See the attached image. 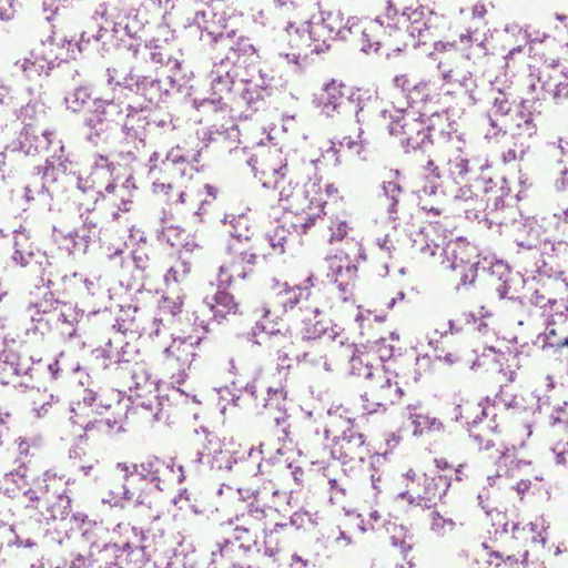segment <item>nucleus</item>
Returning a JSON list of instances; mask_svg holds the SVG:
<instances>
[{"label": "nucleus", "instance_id": "nucleus-1", "mask_svg": "<svg viewBox=\"0 0 568 568\" xmlns=\"http://www.w3.org/2000/svg\"><path fill=\"white\" fill-rule=\"evenodd\" d=\"M128 104H133L148 110H153L166 101L169 90L163 81L150 74H142L130 68V70L116 82Z\"/></svg>", "mask_w": 568, "mask_h": 568}, {"label": "nucleus", "instance_id": "nucleus-2", "mask_svg": "<svg viewBox=\"0 0 568 568\" xmlns=\"http://www.w3.org/2000/svg\"><path fill=\"white\" fill-rule=\"evenodd\" d=\"M122 115L123 106L120 101L113 98H95L93 106L83 119V126L88 130L85 140L93 145L106 141Z\"/></svg>", "mask_w": 568, "mask_h": 568}, {"label": "nucleus", "instance_id": "nucleus-3", "mask_svg": "<svg viewBox=\"0 0 568 568\" xmlns=\"http://www.w3.org/2000/svg\"><path fill=\"white\" fill-rule=\"evenodd\" d=\"M447 122L448 116L446 113H434L426 120L412 119L409 134L400 140L405 152H420L425 154L429 152L436 138L449 140L450 132L444 130V125Z\"/></svg>", "mask_w": 568, "mask_h": 568}, {"label": "nucleus", "instance_id": "nucleus-4", "mask_svg": "<svg viewBox=\"0 0 568 568\" xmlns=\"http://www.w3.org/2000/svg\"><path fill=\"white\" fill-rule=\"evenodd\" d=\"M186 28L191 34L199 36L204 44L214 49L230 32L226 30V19L210 9L196 11L189 19Z\"/></svg>", "mask_w": 568, "mask_h": 568}, {"label": "nucleus", "instance_id": "nucleus-5", "mask_svg": "<svg viewBox=\"0 0 568 568\" xmlns=\"http://www.w3.org/2000/svg\"><path fill=\"white\" fill-rule=\"evenodd\" d=\"M223 57L220 62L234 69L246 68L257 58V51L251 39L244 36H237L234 30H230L229 34L221 40L215 48Z\"/></svg>", "mask_w": 568, "mask_h": 568}, {"label": "nucleus", "instance_id": "nucleus-6", "mask_svg": "<svg viewBox=\"0 0 568 568\" xmlns=\"http://www.w3.org/2000/svg\"><path fill=\"white\" fill-rule=\"evenodd\" d=\"M302 21L307 22V38L315 44L312 51L323 52L331 47V42L338 39V28H342V13L337 12H321L320 18L308 16L307 19Z\"/></svg>", "mask_w": 568, "mask_h": 568}, {"label": "nucleus", "instance_id": "nucleus-7", "mask_svg": "<svg viewBox=\"0 0 568 568\" xmlns=\"http://www.w3.org/2000/svg\"><path fill=\"white\" fill-rule=\"evenodd\" d=\"M274 77L266 71L258 70L250 78L239 79L237 94L246 106L253 111L264 108L265 102L272 97Z\"/></svg>", "mask_w": 568, "mask_h": 568}, {"label": "nucleus", "instance_id": "nucleus-8", "mask_svg": "<svg viewBox=\"0 0 568 568\" xmlns=\"http://www.w3.org/2000/svg\"><path fill=\"white\" fill-rule=\"evenodd\" d=\"M165 466V463L158 458H149L141 464H126L118 463L116 469L124 473L123 480L130 486H140L142 483L152 485L156 490L161 491V468Z\"/></svg>", "mask_w": 568, "mask_h": 568}, {"label": "nucleus", "instance_id": "nucleus-9", "mask_svg": "<svg viewBox=\"0 0 568 568\" xmlns=\"http://www.w3.org/2000/svg\"><path fill=\"white\" fill-rule=\"evenodd\" d=\"M369 450L365 446L364 435L352 427L345 429L341 436L334 437L331 455L343 464L359 460L364 462Z\"/></svg>", "mask_w": 568, "mask_h": 568}, {"label": "nucleus", "instance_id": "nucleus-10", "mask_svg": "<svg viewBox=\"0 0 568 568\" xmlns=\"http://www.w3.org/2000/svg\"><path fill=\"white\" fill-rule=\"evenodd\" d=\"M211 85L214 94H219L216 99H204L199 103V106H212L214 110H217V105L222 103V93H232L237 94L239 90V72L236 69L229 67L222 62H216L213 65V69L210 73Z\"/></svg>", "mask_w": 568, "mask_h": 568}, {"label": "nucleus", "instance_id": "nucleus-11", "mask_svg": "<svg viewBox=\"0 0 568 568\" xmlns=\"http://www.w3.org/2000/svg\"><path fill=\"white\" fill-rule=\"evenodd\" d=\"M407 19L409 21L407 32L409 37L416 39L414 47H419L436 37L443 17L430 10L415 9L408 14Z\"/></svg>", "mask_w": 568, "mask_h": 568}, {"label": "nucleus", "instance_id": "nucleus-12", "mask_svg": "<svg viewBox=\"0 0 568 568\" xmlns=\"http://www.w3.org/2000/svg\"><path fill=\"white\" fill-rule=\"evenodd\" d=\"M200 430L205 435L207 444L203 450L196 452L192 464L194 466L201 464L205 455L204 452L207 450V463L212 469L231 471L234 465L239 463L237 458H235L230 450H223L221 448L219 438L214 436L206 427H201Z\"/></svg>", "mask_w": 568, "mask_h": 568}, {"label": "nucleus", "instance_id": "nucleus-13", "mask_svg": "<svg viewBox=\"0 0 568 568\" xmlns=\"http://www.w3.org/2000/svg\"><path fill=\"white\" fill-rule=\"evenodd\" d=\"M149 111L150 110L148 109L133 104H126L125 108H123V113L125 112V115L121 125V131L128 142L138 141L144 145L148 126L151 125V120L146 115V112Z\"/></svg>", "mask_w": 568, "mask_h": 568}, {"label": "nucleus", "instance_id": "nucleus-14", "mask_svg": "<svg viewBox=\"0 0 568 568\" xmlns=\"http://www.w3.org/2000/svg\"><path fill=\"white\" fill-rule=\"evenodd\" d=\"M346 89L345 84L332 80L314 97L313 103L328 118L342 114L345 110Z\"/></svg>", "mask_w": 568, "mask_h": 568}, {"label": "nucleus", "instance_id": "nucleus-15", "mask_svg": "<svg viewBox=\"0 0 568 568\" xmlns=\"http://www.w3.org/2000/svg\"><path fill=\"white\" fill-rule=\"evenodd\" d=\"M302 323L301 337L305 342L318 339L324 335L334 341L339 335L341 327L332 325V321L325 318L318 307H314Z\"/></svg>", "mask_w": 568, "mask_h": 568}, {"label": "nucleus", "instance_id": "nucleus-16", "mask_svg": "<svg viewBox=\"0 0 568 568\" xmlns=\"http://www.w3.org/2000/svg\"><path fill=\"white\" fill-rule=\"evenodd\" d=\"M376 383L371 387V396L375 399L372 405L364 404V409L368 413L376 412L375 406H384L387 403H394L395 397L402 395L399 387H393L392 378L386 375V372L376 369L375 377Z\"/></svg>", "mask_w": 568, "mask_h": 568}, {"label": "nucleus", "instance_id": "nucleus-17", "mask_svg": "<svg viewBox=\"0 0 568 568\" xmlns=\"http://www.w3.org/2000/svg\"><path fill=\"white\" fill-rule=\"evenodd\" d=\"M135 487L130 486L123 480V484L118 489H111L108 503L114 506L124 508L125 506H132L133 508L146 507L151 508L152 501L146 491V487H139V493L135 491Z\"/></svg>", "mask_w": 568, "mask_h": 568}, {"label": "nucleus", "instance_id": "nucleus-18", "mask_svg": "<svg viewBox=\"0 0 568 568\" xmlns=\"http://www.w3.org/2000/svg\"><path fill=\"white\" fill-rule=\"evenodd\" d=\"M113 38H115V34H112L110 30L100 26L95 32L89 30L82 31L77 42V48L80 52H83L92 47L104 55L119 44L118 42H113Z\"/></svg>", "mask_w": 568, "mask_h": 568}, {"label": "nucleus", "instance_id": "nucleus-19", "mask_svg": "<svg viewBox=\"0 0 568 568\" xmlns=\"http://www.w3.org/2000/svg\"><path fill=\"white\" fill-rule=\"evenodd\" d=\"M13 252L10 260L14 266L26 267L41 250L31 241L30 234L23 231L13 233Z\"/></svg>", "mask_w": 568, "mask_h": 568}, {"label": "nucleus", "instance_id": "nucleus-20", "mask_svg": "<svg viewBox=\"0 0 568 568\" xmlns=\"http://www.w3.org/2000/svg\"><path fill=\"white\" fill-rule=\"evenodd\" d=\"M26 267L34 275L36 287L51 288L54 286L52 263L45 252H37L34 258Z\"/></svg>", "mask_w": 568, "mask_h": 568}, {"label": "nucleus", "instance_id": "nucleus-21", "mask_svg": "<svg viewBox=\"0 0 568 568\" xmlns=\"http://www.w3.org/2000/svg\"><path fill=\"white\" fill-rule=\"evenodd\" d=\"M93 88L91 85H78L68 91L63 98L67 110L73 113L90 111L94 102Z\"/></svg>", "mask_w": 568, "mask_h": 568}, {"label": "nucleus", "instance_id": "nucleus-22", "mask_svg": "<svg viewBox=\"0 0 568 568\" xmlns=\"http://www.w3.org/2000/svg\"><path fill=\"white\" fill-rule=\"evenodd\" d=\"M275 8L283 14L297 20L307 19L314 11L320 9L321 0H271Z\"/></svg>", "mask_w": 568, "mask_h": 568}, {"label": "nucleus", "instance_id": "nucleus-23", "mask_svg": "<svg viewBox=\"0 0 568 568\" xmlns=\"http://www.w3.org/2000/svg\"><path fill=\"white\" fill-rule=\"evenodd\" d=\"M485 204L491 212H505L510 211L509 215L501 217L500 223H507L508 221H515L516 214V199L509 194V187L506 185L499 186L495 192L494 196H489Z\"/></svg>", "mask_w": 568, "mask_h": 568}, {"label": "nucleus", "instance_id": "nucleus-24", "mask_svg": "<svg viewBox=\"0 0 568 568\" xmlns=\"http://www.w3.org/2000/svg\"><path fill=\"white\" fill-rule=\"evenodd\" d=\"M53 240L58 244L59 248L67 251L69 254H84L90 244L89 235H79L75 231L64 233L60 230L53 229Z\"/></svg>", "mask_w": 568, "mask_h": 568}, {"label": "nucleus", "instance_id": "nucleus-25", "mask_svg": "<svg viewBox=\"0 0 568 568\" xmlns=\"http://www.w3.org/2000/svg\"><path fill=\"white\" fill-rule=\"evenodd\" d=\"M383 26L384 20L381 17L369 22L367 26H363L354 44H356L363 53H377L382 45L381 41L377 39V33Z\"/></svg>", "mask_w": 568, "mask_h": 568}, {"label": "nucleus", "instance_id": "nucleus-26", "mask_svg": "<svg viewBox=\"0 0 568 568\" xmlns=\"http://www.w3.org/2000/svg\"><path fill=\"white\" fill-rule=\"evenodd\" d=\"M536 274L534 278H538L539 282H542V286H546L547 281H552L557 291H568V282L565 278H561L564 274L560 271L558 265H554L551 262L546 260H540L536 263Z\"/></svg>", "mask_w": 568, "mask_h": 568}, {"label": "nucleus", "instance_id": "nucleus-27", "mask_svg": "<svg viewBox=\"0 0 568 568\" xmlns=\"http://www.w3.org/2000/svg\"><path fill=\"white\" fill-rule=\"evenodd\" d=\"M424 178L426 180V185L424 186V192L428 195L436 194L439 189H444L447 179V170H442L434 160H428L426 164L423 166Z\"/></svg>", "mask_w": 568, "mask_h": 568}, {"label": "nucleus", "instance_id": "nucleus-28", "mask_svg": "<svg viewBox=\"0 0 568 568\" xmlns=\"http://www.w3.org/2000/svg\"><path fill=\"white\" fill-rule=\"evenodd\" d=\"M52 132L43 131L42 135L45 141H41L31 128H24L18 138L19 149L27 155L34 154L39 151V148H47L51 143L49 138Z\"/></svg>", "mask_w": 568, "mask_h": 568}, {"label": "nucleus", "instance_id": "nucleus-29", "mask_svg": "<svg viewBox=\"0 0 568 568\" xmlns=\"http://www.w3.org/2000/svg\"><path fill=\"white\" fill-rule=\"evenodd\" d=\"M143 29V21L138 19V13L134 10H130L129 14L124 17V19L114 22L112 30L110 32L115 34L113 38V42H118V34L120 32H124L130 39H138L139 32Z\"/></svg>", "mask_w": 568, "mask_h": 568}, {"label": "nucleus", "instance_id": "nucleus-30", "mask_svg": "<svg viewBox=\"0 0 568 568\" xmlns=\"http://www.w3.org/2000/svg\"><path fill=\"white\" fill-rule=\"evenodd\" d=\"M369 97L359 89H349L346 93L344 113H354L357 123L364 122V110L369 103Z\"/></svg>", "mask_w": 568, "mask_h": 568}, {"label": "nucleus", "instance_id": "nucleus-31", "mask_svg": "<svg viewBox=\"0 0 568 568\" xmlns=\"http://www.w3.org/2000/svg\"><path fill=\"white\" fill-rule=\"evenodd\" d=\"M447 179L455 184H462L469 181L468 175L474 172L469 160L458 155L447 161Z\"/></svg>", "mask_w": 568, "mask_h": 568}, {"label": "nucleus", "instance_id": "nucleus-32", "mask_svg": "<svg viewBox=\"0 0 568 568\" xmlns=\"http://www.w3.org/2000/svg\"><path fill=\"white\" fill-rule=\"evenodd\" d=\"M462 254L463 252L453 251V262L450 264V267L454 271H462L459 285L466 286L475 282L479 263L470 262L469 260L466 261Z\"/></svg>", "mask_w": 568, "mask_h": 568}, {"label": "nucleus", "instance_id": "nucleus-33", "mask_svg": "<svg viewBox=\"0 0 568 568\" xmlns=\"http://www.w3.org/2000/svg\"><path fill=\"white\" fill-rule=\"evenodd\" d=\"M214 303L210 305V308L213 313V317L220 322L225 318V316L230 313H235L236 303L234 302L233 295L227 293L225 290H219L214 297Z\"/></svg>", "mask_w": 568, "mask_h": 568}, {"label": "nucleus", "instance_id": "nucleus-34", "mask_svg": "<svg viewBox=\"0 0 568 568\" xmlns=\"http://www.w3.org/2000/svg\"><path fill=\"white\" fill-rule=\"evenodd\" d=\"M47 511L49 516H44V520L47 524L50 520H68L71 514V499L69 496L64 494H60L55 497V500L47 504Z\"/></svg>", "mask_w": 568, "mask_h": 568}, {"label": "nucleus", "instance_id": "nucleus-35", "mask_svg": "<svg viewBox=\"0 0 568 568\" xmlns=\"http://www.w3.org/2000/svg\"><path fill=\"white\" fill-rule=\"evenodd\" d=\"M489 273L491 276L496 277L500 282L499 285L496 287L499 297H508V293L510 291L509 283L513 275L508 265L501 261H498L490 266Z\"/></svg>", "mask_w": 568, "mask_h": 568}, {"label": "nucleus", "instance_id": "nucleus-36", "mask_svg": "<svg viewBox=\"0 0 568 568\" xmlns=\"http://www.w3.org/2000/svg\"><path fill=\"white\" fill-rule=\"evenodd\" d=\"M23 199L27 203L36 199H40L42 202L47 203L51 199L49 186L32 173L30 182L23 187Z\"/></svg>", "mask_w": 568, "mask_h": 568}, {"label": "nucleus", "instance_id": "nucleus-37", "mask_svg": "<svg viewBox=\"0 0 568 568\" xmlns=\"http://www.w3.org/2000/svg\"><path fill=\"white\" fill-rule=\"evenodd\" d=\"M537 134V125L530 115H527V120L517 121L515 132L513 133L514 141L518 143H525L531 149L535 138Z\"/></svg>", "mask_w": 568, "mask_h": 568}, {"label": "nucleus", "instance_id": "nucleus-38", "mask_svg": "<svg viewBox=\"0 0 568 568\" xmlns=\"http://www.w3.org/2000/svg\"><path fill=\"white\" fill-rule=\"evenodd\" d=\"M450 486V480L446 476H437L425 479V495L428 501L442 499Z\"/></svg>", "mask_w": 568, "mask_h": 568}, {"label": "nucleus", "instance_id": "nucleus-39", "mask_svg": "<svg viewBox=\"0 0 568 568\" xmlns=\"http://www.w3.org/2000/svg\"><path fill=\"white\" fill-rule=\"evenodd\" d=\"M409 419L414 425V436H422L426 430H440L443 423L436 417H430L423 414H410Z\"/></svg>", "mask_w": 568, "mask_h": 568}, {"label": "nucleus", "instance_id": "nucleus-40", "mask_svg": "<svg viewBox=\"0 0 568 568\" xmlns=\"http://www.w3.org/2000/svg\"><path fill=\"white\" fill-rule=\"evenodd\" d=\"M58 304H59V300L53 298L52 292L45 293L43 300H41L34 304H31L28 307V313L30 315V318L33 322L42 321L41 315L48 314L52 311H55Z\"/></svg>", "mask_w": 568, "mask_h": 568}, {"label": "nucleus", "instance_id": "nucleus-41", "mask_svg": "<svg viewBox=\"0 0 568 568\" xmlns=\"http://www.w3.org/2000/svg\"><path fill=\"white\" fill-rule=\"evenodd\" d=\"M383 193L385 197L389 201L387 207L389 219L396 220L395 215L398 212L399 195L403 193V187L399 183L395 181H384Z\"/></svg>", "mask_w": 568, "mask_h": 568}, {"label": "nucleus", "instance_id": "nucleus-42", "mask_svg": "<svg viewBox=\"0 0 568 568\" xmlns=\"http://www.w3.org/2000/svg\"><path fill=\"white\" fill-rule=\"evenodd\" d=\"M314 276L311 274L305 280V286H296V290H284L286 298L284 301L285 310H293L302 300H308L311 292L310 287L313 286Z\"/></svg>", "mask_w": 568, "mask_h": 568}, {"label": "nucleus", "instance_id": "nucleus-43", "mask_svg": "<svg viewBox=\"0 0 568 568\" xmlns=\"http://www.w3.org/2000/svg\"><path fill=\"white\" fill-rule=\"evenodd\" d=\"M331 272L332 273H328V276H331L334 282L335 277L344 281L355 280L357 274V266L352 264L348 256H346L345 261L339 258L338 261L333 262L331 264Z\"/></svg>", "mask_w": 568, "mask_h": 568}, {"label": "nucleus", "instance_id": "nucleus-44", "mask_svg": "<svg viewBox=\"0 0 568 568\" xmlns=\"http://www.w3.org/2000/svg\"><path fill=\"white\" fill-rule=\"evenodd\" d=\"M119 344H122L120 336L113 339L110 338L105 345L101 349H97V352H100L101 356L115 364L128 362V359L124 358V345L119 346Z\"/></svg>", "mask_w": 568, "mask_h": 568}, {"label": "nucleus", "instance_id": "nucleus-45", "mask_svg": "<svg viewBox=\"0 0 568 568\" xmlns=\"http://www.w3.org/2000/svg\"><path fill=\"white\" fill-rule=\"evenodd\" d=\"M342 28H338V39L343 41H351L354 43V41L358 38L359 31L362 30L363 26L361 23V20L356 17H348L346 20L342 16Z\"/></svg>", "mask_w": 568, "mask_h": 568}, {"label": "nucleus", "instance_id": "nucleus-46", "mask_svg": "<svg viewBox=\"0 0 568 568\" xmlns=\"http://www.w3.org/2000/svg\"><path fill=\"white\" fill-rule=\"evenodd\" d=\"M229 252L237 256L241 261V263H246L250 265L248 268L243 267V270H234L236 275L241 278H245L248 273L252 272V266L256 263L257 255L254 252H247L245 250H240L239 246H236L235 243H230L227 245Z\"/></svg>", "mask_w": 568, "mask_h": 568}, {"label": "nucleus", "instance_id": "nucleus-47", "mask_svg": "<svg viewBox=\"0 0 568 568\" xmlns=\"http://www.w3.org/2000/svg\"><path fill=\"white\" fill-rule=\"evenodd\" d=\"M8 369L11 371L13 375L21 376L23 374H27L28 369H23L20 366L19 363V356L14 352H2L0 354V376L2 373L7 372Z\"/></svg>", "mask_w": 568, "mask_h": 568}, {"label": "nucleus", "instance_id": "nucleus-48", "mask_svg": "<svg viewBox=\"0 0 568 568\" xmlns=\"http://www.w3.org/2000/svg\"><path fill=\"white\" fill-rule=\"evenodd\" d=\"M231 223L232 230L230 231V234L232 239L234 240L233 243L236 245L242 243L243 241H250L252 237V232L246 225V219L244 216H237L233 217Z\"/></svg>", "mask_w": 568, "mask_h": 568}, {"label": "nucleus", "instance_id": "nucleus-49", "mask_svg": "<svg viewBox=\"0 0 568 568\" xmlns=\"http://www.w3.org/2000/svg\"><path fill=\"white\" fill-rule=\"evenodd\" d=\"M33 174L49 185L58 181L59 169L53 160L47 159L43 165L34 166Z\"/></svg>", "mask_w": 568, "mask_h": 568}, {"label": "nucleus", "instance_id": "nucleus-50", "mask_svg": "<svg viewBox=\"0 0 568 568\" xmlns=\"http://www.w3.org/2000/svg\"><path fill=\"white\" fill-rule=\"evenodd\" d=\"M203 341L202 336H196L195 338L193 336H185L183 338H179V341L174 339L173 345L166 348V353H186L192 356V359L195 357V353L187 352L189 348L193 349L194 345H199Z\"/></svg>", "mask_w": 568, "mask_h": 568}, {"label": "nucleus", "instance_id": "nucleus-51", "mask_svg": "<svg viewBox=\"0 0 568 568\" xmlns=\"http://www.w3.org/2000/svg\"><path fill=\"white\" fill-rule=\"evenodd\" d=\"M349 364L352 375L362 376L365 379H373L375 377L374 367L368 363H364L361 356L355 353L351 357Z\"/></svg>", "mask_w": 568, "mask_h": 568}, {"label": "nucleus", "instance_id": "nucleus-52", "mask_svg": "<svg viewBox=\"0 0 568 568\" xmlns=\"http://www.w3.org/2000/svg\"><path fill=\"white\" fill-rule=\"evenodd\" d=\"M108 549H114L115 551L123 552L124 556L129 557L132 561H138L144 554V546L134 545L131 541H126L123 545L108 544Z\"/></svg>", "mask_w": 568, "mask_h": 568}, {"label": "nucleus", "instance_id": "nucleus-53", "mask_svg": "<svg viewBox=\"0 0 568 568\" xmlns=\"http://www.w3.org/2000/svg\"><path fill=\"white\" fill-rule=\"evenodd\" d=\"M513 109V103L506 93L499 91L498 95L494 98L490 112L501 118L508 115Z\"/></svg>", "mask_w": 568, "mask_h": 568}, {"label": "nucleus", "instance_id": "nucleus-54", "mask_svg": "<svg viewBox=\"0 0 568 568\" xmlns=\"http://www.w3.org/2000/svg\"><path fill=\"white\" fill-rule=\"evenodd\" d=\"M45 486H40L38 488H27L23 489L22 495L28 499V504H26L27 509H38L39 504L43 499L44 495L48 493Z\"/></svg>", "mask_w": 568, "mask_h": 568}, {"label": "nucleus", "instance_id": "nucleus-55", "mask_svg": "<svg viewBox=\"0 0 568 568\" xmlns=\"http://www.w3.org/2000/svg\"><path fill=\"white\" fill-rule=\"evenodd\" d=\"M62 278H63V281L70 280V281H73L74 283L79 282L82 295L94 296V295H97V293L99 291H101V287L97 282L91 281L89 278H82L81 276H79L77 274L72 275L71 277L63 276Z\"/></svg>", "mask_w": 568, "mask_h": 568}, {"label": "nucleus", "instance_id": "nucleus-56", "mask_svg": "<svg viewBox=\"0 0 568 568\" xmlns=\"http://www.w3.org/2000/svg\"><path fill=\"white\" fill-rule=\"evenodd\" d=\"M529 151L528 144L514 141V146L503 153V160L506 163L515 160H524Z\"/></svg>", "mask_w": 568, "mask_h": 568}, {"label": "nucleus", "instance_id": "nucleus-57", "mask_svg": "<svg viewBox=\"0 0 568 568\" xmlns=\"http://www.w3.org/2000/svg\"><path fill=\"white\" fill-rule=\"evenodd\" d=\"M410 128V121L406 119L405 115H398L396 119H393L388 125V132L392 135H408Z\"/></svg>", "mask_w": 568, "mask_h": 568}, {"label": "nucleus", "instance_id": "nucleus-58", "mask_svg": "<svg viewBox=\"0 0 568 568\" xmlns=\"http://www.w3.org/2000/svg\"><path fill=\"white\" fill-rule=\"evenodd\" d=\"M286 398V392L283 387H268L267 389V398L265 402V407L267 408H277L280 409V405L282 402H284Z\"/></svg>", "mask_w": 568, "mask_h": 568}, {"label": "nucleus", "instance_id": "nucleus-59", "mask_svg": "<svg viewBox=\"0 0 568 568\" xmlns=\"http://www.w3.org/2000/svg\"><path fill=\"white\" fill-rule=\"evenodd\" d=\"M79 235H89L90 236V242L97 237H99V226H98V221L94 219V217H91V216H87L84 220H83V224L81 227L74 230Z\"/></svg>", "mask_w": 568, "mask_h": 568}, {"label": "nucleus", "instance_id": "nucleus-60", "mask_svg": "<svg viewBox=\"0 0 568 568\" xmlns=\"http://www.w3.org/2000/svg\"><path fill=\"white\" fill-rule=\"evenodd\" d=\"M474 203H475L474 207H466L464 210L465 217L467 220H469V221H478V222L485 220L486 219V213H485V210H484L485 201L484 200H478L476 197Z\"/></svg>", "mask_w": 568, "mask_h": 568}, {"label": "nucleus", "instance_id": "nucleus-61", "mask_svg": "<svg viewBox=\"0 0 568 568\" xmlns=\"http://www.w3.org/2000/svg\"><path fill=\"white\" fill-rule=\"evenodd\" d=\"M105 559H112L120 568H125L132 560L124 556L121 551H115L114 549H108V544L104 545L102 551Z\"/></svg>", "mask_w": 568, "mask_h": 568}, {"label": "nucleus", "instance_id": "nucleus-62", "mask_svg": "<svg viewBox=\"0 0 568 568\" xmlns=\"http://www.w3.org/2000/svg\"><path fill=\"white\" fill-rule=\"evenodd\" d=\"M556 456L557 464L568 466V442H559L551 448Z\"/></svg>", "mask_w": 568, "mask_h": 568}, {"label": "nucleus", "instance_id": "nucleus-63", "mask_svg": "<svg viewBox=\"0 0 568 568\" xmlns=\"http://www.w3.org/2000/svg\"><path fill=\"white\" fill-rule=\"evenodd\" d=\"M556 456L557 464L568 466V442H559L551 448Z\"/></svg>", "mask_w": 568, "mask_h": 568}, {"label": "nucleus", "instance_id": "nucleus-64", "mask_svg": "<svg viewBox=\"0 0 568 568\" xmlns=\"http://www.w3.org/2000/svg\"><path fill=\"white\" fill-rule=\"evenodd\" d=\"M556 456L557 464L568 466V442H559L551 448Z\"/></svg>", "mask_w": 568, "mask_h": 568}]
</instances>
